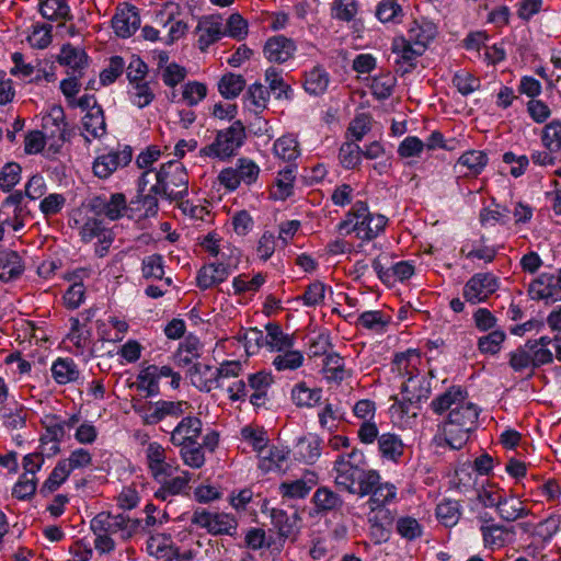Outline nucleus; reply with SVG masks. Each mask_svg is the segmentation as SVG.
<instances>
[{"instance_id": "nucleus-46", "label": "nucleus", "mask_w": 561, "mask_h": 561, "mask_svg": "<svg viewBox=\"0 0 561 561\" xmlns=\"http://www.w3.org/2000/svg\"><path fill=\"white\" fill-rule=\"evenodd\" d=\"M71 470L66 465V461L60 459L53 471L50 472L47 480L44 482L41 493L48 494L56 491L69 477Z\"/></svg>"}, {"instance_id": "nucleus-44", "label": "nucleus", "mask_w": 561, "mask_h": 561, "mask_svg": "<svg viewBox=\"0 0 561 561\" xmlns=\"http://www.w3.org/2000/svg\"><path fill=\"white\" fill-rule=\"evenodd\" d=\"M420 360V356L415 351L409 350L405 353L397 354L392 362V370L397 371L398 375L402 378L410 377V375H415L419 369L415 364L412 363V359Z\"/></svg>"}, {"instance_id": "nucleus-17", "label": "nucleus", "mask_w": 561, "mask_h": 561, "mask_svg": "<svg viewBox=\"0 0 561 561\" xmlns=\"http://www.w3.org/2000/svg\"><path fill=\"white\" fill-rule=\"evenodd\" d=\"M202 426V421L196 416L183 417L171 433V443L174 446H182L197 442Z\"/></svg>"}, {"instance_id": "nucleus-56", "label": "nucleus", "mask_w": 561, "mask_h": 561, "mask_svg": "<svg viewBox=\"0 0 561 561\" xmlns=\"http://www.w3.org/2000/svg\"><path fill=\"white\" fill-rule=\"evenodd\" d=\"M313 478L314 476L312 474V478L309 479L308 482L301 479L291 482H283L279 486L280 491L284 496L302 499L309 493L312 485L316 484V480Z\"/></svg>"}, {"instance_id": "nucleus-13", "label": "nucleus", "mask_w": 561, "mask_h": 561, "mask_svg": "<svg viewBox=\"0 0 561 561\" xmlns=\"http://www.w3.org/2000/svg\"><path fill=\"white\" fill-rule=\"evenodd\" d=\"M370 214L366 203L362 201L354 203L351 210L346 214L345 219L339 224V231L344 234L355 232L356 237L360 239V233L364 232L362 229L367 227Z\"/></svg>"}, {"instance_id": "nucleus-50", "label": "nucleus", "mask_w": 561, "mask_h": 561, "mask_svg": "<svg viewBox=\"0 0 561 561\" xmlns=\"http://www.w3.org/2000/svg\"><path fill=\"white\" fill-rule=\"evenodd\" d=\"M128 95L134 105L139 108L148 106L154 100V93L150 88L149 82H138L130 84Z\"/></svg>"}, {"instance_id": "nucleus-16", "label": "nucleus", "mask_w": 561, "mask_h": 561, "mask_svg": "<svg viewBox=\"0 0 561 561\" xmlns=\"http://www.w3.org/2000/svg\"><path fill=\"white\" fill-rule=\"evenodd\" d=\"M196 32L201 33L198 46L204 51L224 35L221 16L215 14L203 16L198 21Z\"/></svg>"}, {"instance_id": "nucleus-7", "label": "nucleus", "mask_w": 561, "mask_h": 561, "mask_svg": "<svg viewBox=\"0 0 561 561\" xmlns=\"http://www.w3.org/2000/svg\"><path fill=\"white\" fill-rule=\"evenodd\" d=\"M499 279L491 273H477L463 286L462 296L471 305L489 299L499 289Z\"/></svg>"}, {"instance_id": "nucleus-51", "label": "nucleus", "mask_w": 561, "mask_h": 561, "mask_svg": "<svg viewBox=\"0 0 561 561\" xmlns=\"http://www.w3.org/2000/svg\"><path fill=\"white\" fill-rule=\"evenodd\" d=\"M180 447V455L186 466L196 469L204 466L205 455L203 445H199V443L195 442L187 445H182Z\"/></svg>"}, {"instance_id": "nucleus-42", "label": "nucleus", "mask_w": 561, "mask_h": 561, "mask_svg": "<svg viewBox=\"0 0 561 561\" xmlns=\"http://www.w3.org/2000/svg\"><path fill=\"white\" fill-rule=\"evenodd\" d=\"M488 163V157L483 151L470 150L465 152L458 159L457 165L467 168L465 175H477L481 173Z\"/></svg>"}, {"instance_id": "nucleus-35", "label": "nucleus", "mask_w": 561, "mask_h": 561, "mask_svg": "<svg viewBox=\"0 0 561 561\" xmlns=\"http://www.w3.org/2000/svg\"><path fill=\"white\" fill-rule=\"evenodd\" d=\"M322 373L327 380L340 383L350 376L345 369L344 358L337 353H330L323 362Z\"/></svg>"}, {"instance_id": "nucleus-45", "label": "nucleus", "mask_w": 561, "mask_h": 561, "mask_svg": "<svg viewBox=\"0 0 561 561\" xmlns=\"http://www.w3.org/2000/svg\"><path fill=\"white\" fill-rule=\"evenodd\" d=\"M304 363V355L299 351L287 348L283 352H278L273 359V366L278 370H295L299 368Z\"/></svg>"}, {"instance_id": "nucleus-21", "label": "nucleus", "mask_w": 561, "mask_h": 561, "mask_svg": "<svg viewBox=\"0 0 561 561\" xmlns=\"http://www.w3.org/2000/svg\"><path fill=\"white\" fill-rule=\"evenodd\" d=\"M231 273L230 263H210L204 265L197 274V285L202 289L210 288L219 283H222Z\"/></svg>"}, {"instance_id": "nucleus-3", "label": "nucleus", "mask_w": 561, "mask_h": 561, "mask_svg": "<svg viewBox=\"0 0 561 561\" xmlns=\"http://www.w3.org/2000/svg\"><path fill=\"white\" fill-rule=\"evenodd\" d=\"M402 399L397 396L391 399L394 403L391 405L390 411L398 414L400 417L417 415L416 411H411L412 408L419 410L422 401H426L432 393L431 379L425 375L416 371L415 375H410L401 386Z\"/></svg>"}, {"instance_id": "nucleus-32", "label": "nucleus", "mask_w": 561, "mask_h": 561, "mask_svg": "<svg viewBox=\"0 0 561 561\" xmlns=\"http://www.w3.org/2000/svg\"><path fill=\"white\" fill-rule=\"evenodd\" d=\"M329 82L330 76L327 70L321 66H314L306 72L304 88L311 95H321L327 91Z\"/></svg>"}, {"instance_id": "nucleus-59", "label": "nucleus", "mask_w": 561, "mask_h": 561, "mask_svg": "<svg viewBox=\"0 0 561 561\" xmlns=\"http://www.w3.org/2000/svg\"><path fill=\"white\" fill-rule=\"evenodd\" d=\"M241 435L244 440L252 445L253 449L256 450L259 455L264 453L268 442L267 433L264 428L245 426L242 428Z\"/></svg>"}, {"instance_id": "nucleus-61", "label": "nucleus", "mask_w": 561, "mask_h": 561, "mask_svg": "<svg viewBox=\"0 0 561 561\" xmlns=\"http://www.w3.org/2000/svg\"><path fill=\"white\" fill-rule=\"evenodd\" d=\"M21 167L15 162H8L0 172V187L10 192L21 180Z\"/></svg>"}, {"instance_id": "nucleus-22", "label": "nucleus", "mask_w": 561, "mask_h": 561, "mask_svg": "<svg viewBox=\"0 0 561 561\" xmlns=\"http://www.w3.org/2000/svg\"><path fill=\"white\" fill-rule=\"evenodd\" d=\"M480 531L484 547L491 550L506 546L515 535L513 527L508 528L500 524L481 525Z\"/></svg>"}, {"instance_id": "nucleus-25", "label": "nucleus", "mask_w": 561, "mask_h": 561, "mask_svg": "<svg viewBox=\"0 0 561 561\" xmlns=\"http://www.w3.org/2000/svg\"><path fill=\"white\" fill-rule=\"evenodd\" d=\"M558 291L559 290L556 284L554 275L548 273L541 274L529 285L528 288V293L533 299H550L551 302L561 300V298L556 297Z\"/></svg>"}, {"instance_id": "nucleus-38", "label": "nucleus", "mask_w": 561, "mask_h": 561, "mask_svg": "<svg viewBox=\"0 0 561 561\" xmlns=\"http://www.w3.org/2000/svg\"><path fill=\"white\" fill-rule=\"evenodd\" d=\"M84 130L94 139H100L106 134V123L102 107H95L93 113H85L82 117Z\"/></svg>"}, {"instance_id": "nucleus-26", "label": "nucleus", "mask_w": 561, "mask_h": 561, "mask_svg": "<svg viewBox=\"0 0 561 561\" xmlns=\"http://www.w3.org/2000/svg\"><path fill=\"white\" fill-rule=\"evenodd\" d=\"M496 513L501 519L508 523L525 518L531 514L530 510L525 507L522 500L514 495L506 496L505 494L501 499Z\"/></svg>"}, {"instance_id": "nucleus-5", "label": "nucleus", "mask_w": 561, "mask_h": 561, "mask_svg": "<svg viewBox=\"0 0 561 561\" xmlns=\"http://www.w3.org/2000/svg\"><path fill=\"white\" fill-rule=\"evenodd\" d=\"M245 129L240 121H236L229 128L219 130L215 140L199 151L201 156L215 157L221 160L236 154V151L243 145Z\"/></svg>"}, {"instance_id": "nucleus-52", "label": "nucleus", "mask_w": 561, "mask_h": 561, "mask_svg": "<svg viewBox=\"0 0 561 561\" xmlns=\"http://www.w3.org/2000/svg\"><path fill=\"white\" fill-rule=\"evenodd\" d=\"M357 11V0H334L331 7V16L339 21L351 22Z\"/></svg>"}, {"instance_id": "nucleus-54", "label": "nucleus", "mask_w": 561, "mask_h": 561, "mask_svg": "<svg viewBox=\"0 0 561 561\" xmlns=\"http://www.w3.org/2000/svg\"><path fill=\"white\" fill-rule=\"evenodd\" d=\"M339 159L344 168L354 169L360 163L362 149L355 141H346L340 148Z\"/></svg>"}, {"instance_id": "nucleus-6", "label": "nucleus", "mask_w": 561, "mask_h": 561, "mask_svg": "<svg viewBox=\"0 0 561 561\" xmlns=\"http://www.w3.org/2000/svg\"><path fill=\"white\" fill-rule=\"evenodd\" d=\"M141 526L140 519H133L127 515H114L110 512H101L91 520L90 527L93 533L105 531L110 535L119 534L123 540L131 538Z\"/></svg>"}, {"instance_id": "nucleus-27", "label": "nucleus", "mask_w": 561, "mask_h": 561, "mask_svg": "<svg viewBox=\"0 0 561 561\" xmlns=\"http://www.w3.org/2000/svg\"><path fill=\"white\" fill-rule=\"evenodd\" d=\"M271 520L282 538H289L297 533L300 517L297 511L288 514L285 510L272 508Z\"/></svg>"}, {"instance_id": "nucleus-8", "label": "nucleus", "mask_w": 561, "mask_h": 561, "mask_svg": "<svg viewBox=\"0 0 561 561\" xmlns=\"http://www.w3.org/2000/svg\"><path fill=\"white\" fill-rule=\"evenodd\" d=\"M192 524L206 528L214 535H232L237 530V520L228 514L211 513L205 508L194 511L191 518Z\"/></svg>"}, {"instance_id": "nucleus-55", "label": "nucleus", "mask_w": 561, "mask_h": 561, "mask_svg": "<svg viewBox=\"0 0 561 561\" xmlns=\"http://www.w3.org/2000/svg\"><path fill=\"white\" fill-rule=\"evenodd\" d=\"M396 529L398 534L407 540H414L420 538L423 534L421 524L411 516L399 517L396 522Z\"/></svg>"}, {"instance_id": "nucleus-49", "label": "nucleus", "mask_w": 561, "mask_h": 561, "mask_svg": "<svg viewBox=\"0 0 561 561\" xmlns=\"http://www.w3.org/2000/svg\"><path fill=\"white\" fill-rule=\"evenodd\" d=\"M245 87V80L241 75H225L218 84L219 91L226 99H234Z\"/></svg>"}, {"instance_id": "nucleus-57", "label": "nucleus", "mask_w": 561, "mask_h": 561, "mask_svg": "<svg viewBox=\"0 0 561 561\" xmlns=\"http://www.w3.org/2000/svg\"><path fill=\"white\" fill-rule=\"evenodd\" d=\"M542 144L550 152L561 149V122L552 121L542 130Z\"/></svg>"}, {"instance_id": "nucleus-41", "label": "nucleus", "mask_w": 561, "mask_h": 561, "mask_svg": "<svg viewBox=\"0 0 561 561\" xmlns=\"http://www.w3.org/2000/svg\"><path fill=\"white\" fill-rule=\"evenodd\" d=\"M321 389H310L304 382L296 385L291 391V399L297 407L312 408L321 400Z\"/></svg>"}, {"instance_id": "nucleus-18", "label": "nucleus", "mask_w": 561, "mask_h": 561, "mask_svg": "<svg viewBox=\"0 0 561 561\" xmlns=\"http://www.w3.org/2000/svg\"><path fill=\"white\" fill-rule=\"evenodd\" d=\"M148 468L158 481H162L165 477H170L173 467L165 461V449L158 443H150L146 450Z\"/></svg>"}, {"instance_id": "nucleus-53", "label": "nucleus", "mask_w": 561, "mask_h": 561, "mask_svg": "<svg viewBox=\"0 0 561 561\" xmlns=\"http://www.w3.org/2000/svg\"><path fill=\"white\" fill-rule=\"evenodd\" d=\"M396 82V77L391 73L374 77L370 84L373 95L378 100L388 99L392 94Z\"/></svg>"}, {"instance_id": "nucleus-37", "label": "nucleus", "mask_w": 561, "mask_h": 561, "mask_svg": "<svg viewBox=\"0 0 561 561\" xmlns=\"http://www.w3.org/2000/svg\"><path fill=\"white\" fill-rule=\"evenodd\" d=\"M312 502L319 513L336 511L343 505L341 496L325 486L319 488L314 492Z\"/></svg>"}, {"instance_id": "nucleus-29", "label": "nucleus", "mask_w": 561, "mask_h": 561, "mask_svg": "<svg viewBox=\"0 0 561 561\" xmlns=\"http://www.w3.org/2000/svg\"><path fill=\"white\" fill-rule=\"evenodd\" d=\"M51 376L59 385L77 382L80 378V370L71 358H57L51 366Z\"/></svg>"}, {"instance_id": "nucleus-43", "label": "nucleus", "mask_w": 561, "mask_h": 561, "mask_svg": "<svg viewBox=\"0 0 561 561\" xmlns=\"http://www.w3.org/2000/svg\"><path fill=\"white\" fill-rule=\"evenodd\" d=\"M274 153L279 159L291 162L296 160L299 154L298 141L293 136H283L274 142Z\"/></svg>"}, {"instance_id": "nucleus-28", "label": "nucleus", "mask_w": 561, "mask_h": 561, "mask_svg": "<svg viewBox=\"0 0 561 561\" xmlns=\"http://www.w3.org/2000/svg\"><path fill=\"white\" fill-rule=\"evenodd\" d=\"M402 439L392 433H383L378 437V450L380 456L394 463L399 462L404 453Z\"/></svg>"}, {"instance_id": "nucleus-24", "label": "nucleus", "mask_w": 561, "mask_h": 561, "mask_svg": "<svg viewBox=\"0 0 561 561\" xmlns=\"http://www.w3.org/2000/svg\"><path fill=\"white\" fill-rule=\"evenodd\" d=\"M272 383L273 377L270 373L259 371L249 376L248 387L253 390V393L250 396V402L254 407L261 408L266 403L267 391Z\"/></svg>"}, {"instance_id": "nucleus-64", "label": "nucleus", "mask_w": 561, "mask_h": 561, "mask_svg": "<svg viewBox=\"0 0 561 561\" xmlns=\"http://www.w3.org/2000/svg\"><path fill=\"white\" fill-rule=\"evenodd\" d=\"M134 410L141 416L144 424L154 425L163 420L160 402H147L140 407L134 405Z\"/></svg>"}, {"instance_id": "nucleus-15", "label": "nucleus", "mask_w": 561, "mask_h": 561, "mask_svg": "<svg viewBox=\"0 0 561 561\" xmlns=\"http://www.w3.org/2000/svg\"><path fill=\"white\" fill-rule=\"evenodd\" d=\"M57 60L60 65L69 68L68 75L83 76L84 70L89 67V56L84 49L71 44L62 45Z\"/></svg>"}, {"instance_id": "nucleus-48", "label": "nucleus", "mask_w": 561, "mask_h": 561, "mask_svg": "<svg viewBox=\"0 0 561 561\" xmlns=\"http://www.w3.org/2000/svg\"><path fill=\"white\" fill-rule=\"evenodd\" d=\"M402 16V8L396 0H382L377 5L376 18L382 23H399Z\"/></svg>"}, {"instance_id": "nucleus-2", "label": "nucleus", "mask_w": 561, "mask_h": 561, "mask_svg": "<svg viewBox=\"0 0 561 561\" xmlns=\"http://www.w3.org/2000/svg\"><path fill=\"white\" fill-rule=\"evenodd\" d=\"M152 179L156 180V183L150 187V192L160 194V197L179 201L187 194L188 175L180 161L172 160L163 163L158 171L147 170L142 172L138 184L140 195Z\"/></svg>"}, {"instance_id": "nucleus-62", "label": "nucleus", "mask_w": 561, "mask_h": 561, "mask_svg": "<svg viewBox=\"0 0 561 561\" xmlns=\"http://www.w3.org/2000/svg\"><path fill=\"white\" fill-rule=\"evenodd\" d=\"M156 374V365H149L138 375V389L145 390L147 397L156 396L159 392V386Z\"/></svg>"}, {"instance_id": "nucleus-40", "label": "nucleus", "mask_w": 561, "mask_h": 561, "mask_svg": "<svg viewBox=\"0 0 561 561\" xmlns=\"http://www.w3.org/2000/svg\"><path fill=\"white\" fill-rule=\"evenodd\" d=\"M163 256L161 254H151L142 261V276L147 279H163L165 287L172 285L171 277H164Z\"/></svg>"}, {"instance_id": "nucleus-23", "label": "nucleus", "mask_w": 561, "mask_h": 561, "mask_svg": "<svg viewBox=\"0 0 561 561\" xmlns=\"http://www.w3.org/2000/svg\"><path fill=\"white\" fill-rule=\"evenodd\" d=\"M215 367L203 364H194L188 369V377L194 387L201 391L209 392L224 385L218 382Z\"/></svg>"}, {"instance_id": "nucleus-19", "label": "nucleus", "mask_w": 561, "mask_h": 561, "mask_svg": "<svg viewBox=\"0 0 561 561\" xmlns=\"http://www.w3.org/2000/svg\"><path fill=\"white\" fill-rule=\"evenodd\" d=\"M295 51L296 45L294 41L283 35L271 37L264 46L265 57L270 61L278 64L289 60Z\"/></svg>"}, {"instance_id": "nucleus-58", "label": "nucleus", "mask_w": 561, "mask_h": 561, "mask_svg": "<svg viewBox=\"0 0 561 561\" xmlns=\"http://www.w3.org/2000/svg\"><path fill=\"white\" fill-rule=\"evenodd\" d=\"M453 84L462 95H468L480 88V79L469 71L459 70L453 77Z\"/></svg>"}, {"instance_id": "nucleus-60", "label": "nucleus", "mask_w": 561, "mask_h": 561, "mask_svg": "<svg viewBox=\"0 0 561 561\" xmlns=\"http://www.w3.org/2000/svg\"><path fill=\"white\" fill-rule=\"evenodd\" d=\"M506 335L503 331L494 330L489 334L481 336L478 341V348L483 354H496L501 350Z\"/></svg>"}, {"instance_id": "nucleus-4", "label": "nucleus", "mask_w": 561, "mask_h": 561, "mask_svg": "<svg viewBox=\"0 0 561 561\" xmlns=\"http://www.w3.org/2000/svg\"><path fill=\"white\" fill-rule=\"evenodd\" d=\"M334 469L336 471V485L360 497H363V492L369 491L368 486H371L374 481H377V470H366L362 466H352L343 459L335 460Z\"/></svg>"}, {"instance_id": "nucleus-39", "label": "nucleus", "mask_w": 561, "mask_h": 561, "mask_svg": "<svg viewBox=\"0 0 561 561\" xmlns=\"http://www.w3.org/2000/svg\"><path fill=\"white\" fill-rule=\"evenodd\" d=\"M295 170L296 165L288 164L278 172V176L275 182L276 190L272 192V195L276 199L284 201L293 194L294 181L296 179Z\"/></svg>"}, {"instance_id": "nucleus-31", "label": "nucleus", "mask_w": 561, "mask_h": 561, "mask_svg": "<svg viewBox=\"0 0 561 561\" xmlns=\"http://www.w3.org/2000/svg\"><path fill=\"white\" fill-rule=\"evenodd\" d=\"M39 12L44 19L56 21L60 24L72 19L66 0H44L39 4Z\"/></svg>"}, {"instance_id": "nucleus-10", "label": "nucleus", "mask_w": 561, "mask_h": 561, "mask_svg": "<svg viewBox=\"0 0 561 561\" xmlns=\"http://www.w3.org/2000/svg\"><path fill=\"white\" fill-rule=\"evenodd\" d=\"M90 209L96 215H103L111 220H118L127 211V201L123 193H113L110 198L95 196L89 203Z\"/></svg>"}, {"instance_id": "nucleus-30", "label": "nucleus", "mask_w": 561, "mask_h": 561, "mask_svg": "<svg viewBox=\"0 0 561 561\" xmlns=\"http://www.w3.org/2000/svg\"><path fill=\"white\" fill-rule=\"evenodd\" d=\"M24 271L21 256L15 251L0 253V280L9 282L20 277Z\"/></svg>"}, {"instance_id": "nucleus-9", "label": "nucleus", "mask_w": 561, "mask_h": 561, "mask_svg": "<svg viewBox=\"0 0 561 561\" xmlns=\"http://www.w3.org/2000/svg\"><path fill=\"white\" fill-rule=\"evenodd\" d=\"M133 158V150L125 146L121 151H113L95 158L92 171L99 179L110 178L118 168L128 165Z\"/></svg>"}, {"instance_id": "nucleus-33", "label": "nucleus", "mask_w": 561, "mask_h": 561, "mask_svg": "<svg viewBox=\"0 0 561 561\" xmlns=\"http://www.w3.org/2000/svg\"><path fill=\"white\" fill-rule=\"evenodd\" d=\"M202 344L195 336H187L174 354V362L180 367L188 366L201 356Z\"/></svg>"}, {"instance_id": "nucleus-14", "label": "nucleus", "mask_w": 561, "mask_h": 561, "mask_svg": "<svg viewBox=\"0 0 561 561\" xmlns=\"http://www.w3.org/2000/svg\"><path fill=\"white\" fill-rule=\"evenodd\" d=\"M369 491L363 492V496L369 495L367 504L370 511L379 510L392 502L397 495V486L390 482H382L377 471V481H374Z\"/></svg>"}, {"instance_id": "nucleus-11", "label": "nucleus", "mask_w": 561, "mask_h": 561, "mask_svg": "<svg viewBox=\"0 0 561 561\" xmlns=\"http://www.w3.org/2000/svg\"><path fill=\"white\" fill-rule=\"evenodd\" d=\"M265 330V336H263V332L257 329H252L250 331V334L254 335V341L257 345H261L260 341L264 340L271 351L283 352L287 348H293L294 336L284 333L280 325L277 323H267Z\"/></svg>"}, {"instance_id": "nucleus-12", "label": "nucleus", "mask_w": 561, "mask_h": 561, "mask_svg": "<svg viewBox=\"0 0 561 561\" xmlns=\"http://www.w3.org/2000/svg\"><path fill=\"white\" fill-rule=\"evenodd\" d=\"M112 26L117 36L122 38L130 37L140 26L137 8L129 4L117 8L112 19Z\"/></svg>"}, {"instance_id": "nucleus-1", "label": "nucleus", "mask_w": 561, "mask_h": 561, "mask_svg": "<svg viewBox=\"0 0 561 561\" xmlns=\"http://www.w3.org/2000/svg\"><path fill=\"white\" fill-rule=\"evenodd\" d=\"M467 397L466 390L453 386L432 400L430 408L435 414L442 415L448 411L446 421L438 425L439 433L433 438L437 446L447 445L451 449H461L470 433L476 430L479 410Z\"/></svg>"}, {"instance_id": "nucleus-36", "label": "nucleus", "mask_w": 561, "mask_h": 561, "mask_svg": "<svg viewBox=\"0 0 561 561\" xmlns=\"http://www.w3.org/2000/svg\"><path fill=\"white\" fill-rule=\"evenodd\" d=\"M288 451L283 449L273 447L268 450H264L263 454L259 455L260 457V468L261 470L268 471H285L286 463L288 460Z\"/></svg>"}, {"instance_id": "nucleus-47", "label": "nucleus", "mask_w": 561, "mask_h": 561, "mask_svg": "<svg viewBox=\"0 0 561 561\" xmlns=\"http://www.w3.org/2000/svg\"><path fill=\"white\" fill-rule=\"evenodd\" d=\"M437 519L446 527L456 525L460 517V505L457 501L445 500L436 507Z\"/></svg>"}, {"instance_id": "nucleus-34", "label": "nucleus", "mask_w": 561, "mask_h": 561, "mask_svg": "<svg viewBox=\"0 0 561 561\" xmlns=\"http://www.w3.org/2000/svg\"><path fill=\"white\" fill-rule=\"evenodd\" d=\"M80 237L83 242L98 239L100 243H112V233L103 222L96 218H89L80 228Z\"/></svg>"}, {"instance_id": "nucleus-20", "label": "nucleus", "mask_w": 561, "mask_h": 561, "mask_svg": "<svg viewBox=\"0 0 561 561\" xmlns=\"http://www.w3.org/2000/svg\"><path fill=\"white\" fill-rule=\"evenodd\" d=\"M427 27L431 33L427 36L423 37H421L419 33H416L417 30L409 31L410 39L414 41V44L408 43L403 45L400 51V59H398L397 62H400V60H402L403 62L409 65V68L414 67L413 60H415L419 56H421L424 53L427 43L435 35V30L433 25H428Z\"/></svg>"}, {"instance_id": "nucleus-63", "label": "nucleus", "mask_w": 561, "mask_h": 561, "mask_svg": "<svg viewBox=\"0 0 561 561\" xmlns=\"http://www.w3.org/2000/svg\"><path fill=\"white\" fill-rule=\"evenodd\" d=\"M236 170H238V176L241 183L243 182L248 185L254 183L260 173L259 165L247 158L238 159Z\"/></svg>"}]
</instances>
